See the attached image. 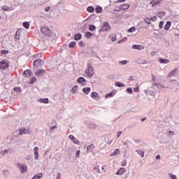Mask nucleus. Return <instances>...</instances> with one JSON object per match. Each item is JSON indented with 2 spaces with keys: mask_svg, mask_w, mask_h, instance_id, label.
Here are the masks:
<instances>
[{
  "mask_svg": "<svg viewBox=\"0 0 179 179\" xmlns=\"http://www.w3.org/2000/svg\"><path fill=\"white\" fill-rule=\"evenodd\" d=\"M1 54H3V55H8V54H9V50H2Z\"/></svg>",
  "mask_w": 179,
  "mask_h": 179,
  "instance_id": "8fccbe9b",
  "label": "nucleus"
},
{
  "mask_svg": "<svg viewBox=\"0 0 179 179\" xmlns=\"http://www.w3.org/2000/svg\"><path fill=\"white\" fill-rule=\"evenodd\" d=\"M111 30V26L108 22H104L99 29V33H103V31H110Z\"/></svg>",
  "mask_w": 179,
  "mask_h": 179,
  "instance_id": "f257e3e1",
  "label": "nucleus"
},
{
  "mask_svg": "<svg viewBox=\"0 0 179 179\" xmlns=\"http://www.w3.org/2000/svg\"><path fill=\"white\" fill-rule=\"evenodd\" d=\"M89 30L90 31H94V30H96V26L93 25V24H90L89 25Z\"/></svg>",
  "mask_w": 179,
  "mask_h": 179,
  "instance_id": "ea45409f",
  "label": "nucleus"
},
{
  "mask_svg": "<svg viewBox=\"0 0 179 179\" xmlns=\"http://www.w3.org/2000/svg\"><path fill=\"white\" fill-rule=\"evenodd\" d=\"M87 11L89 12V13H93V12H94V8L93 6H88Z\"/></svg>",
  "mask_w": 179,
  "mask_h": 179,
  "instance_id": "c9c22d12",
  "label": "nucleus"
},
{
  "mask_svg": "<svg viewBox=\"0 0 179 179\" xmlns=\"http://www.w3.org/2000/svg\"><path fill=\"white\" fill-rule=\"evenodd\" d=\"M120 65H127L128 64V61L122 60L119 62Z\"/></svg>",
  "mask_w": 179,
  "mask_h": 179,
  "instance_id": "09e8293b",
  "label": "nucleus"
},
{
  "mask_svg": "<svg viewBox=\"0 0 179 179\" xmlns=\"http://www.w3.org/2000/svg\"><path fill=\"white\" fill-rule=\"evenodd\" d=\"M91 97L92 99H94V100H100V96L96 92H92Z\"/></svg>",
  "mask_w": 179,
  "mask_h": 179,
  "instance_id": "ddd939ff",
  "label": "nucleus"
},
{
  "mask_svg": "<svg viewBox=\"0 0 179 179\" xmlns=\"http://www.w3.org/2000/svg\"><path fill=\"white\" fill-rule=\"evenodd\" d=\"M22 75H23V76H24V78H29L30 76H31V75H33V72H31V71L27 69V70L24 71Z\"/></svg>",
  "mask_w": 179,
  "mask_h": 179,
  "instance_id": "9d476101",
  "label": "nucleus"
},
{
  "mask_svg": "<svg viewBox=\"0 0 179 179\" xmlns=\"http://www.w3.org/2000/svg\"><path fill=\"white\" fill-rule=\"evenodd\" d=\"M90 90H92V89L89 87L83 88V92L85 94H89V93H90Z\"/></svg>",
  "mask_w": 179,
  "mask_h": 179,
  "instance_id": "4be33fe9",
  "label": "nucleus"
},
{
  "mask_svg": "<svg viewBox=\"0 0 179 179\" xmlns=\"http://www.w3.org/2000/svg\"><path fill=\"white\" fill-rule=\"evenodd\" d=\"M110 38H111V41H115L117 38H116L115 35L112 34L110 36Z\"/></svg>",
  "mask_w": 179,
  "mask_h": 179,
  "instance_id": "3c124183",
  "label": "nucleus"
},
{
  "mask_svg": "<svg viewBox=\"0 0 179 179\" xmlns=\"http://www.w3.org/2000/svg\"><path fill=\"white\" fill-rule=\"evenodd\" d=\"M95 12H96V13H101V12H103V7L98 6L95 8Z\"/></svg>",
  "mask_w": 179,
  "mask_h": 179,
  "instance_id": "c756f323",
  "label": "nucleus"
},
{
  "mask_svg": "<svg viewBox=\"0 0 179 179\" xmlns=\"http://www.w3.org/2000/svg\"><path fill=\"white\" fill-rule=\"evenodd\" d=\"M9 150H10V149L4 150H3V152L4 155H5V153H8Z\"/></svg>",
  "mask_w": 179,
  "mask_h": 179,
  "instance_id": "774afa93",
  "label": "nucleus"
},
{
  "mask_svg": "<svg viewBox=\"0 0 179 179\" xmlns=\"http://www.w3.org/2000/svg\"><path fill=\"white\" fill-rule=\"evenodd\" d=\"M87 69H86L85 70V73H87L89 78H92V76L94 75L93 67L92 66V64L90 63H87Z\"/></svg>",
  "mask_w": 179,
  "mask_h": 179,
  "instance_id": "7ed1b4c3",
  "label": "nucleus"
},
{
  "mask_svg": "<svg viewBox=\"0 0 179 179\" xmlns=\"http://www.w3.org/2000/svg\"><path fill=\"white\" fill-rule=\"evenodd\" d=\"M86 29H87V24H85L82 28H81V30L82 31H85V30H86Z\"/></svg>",
  "mask_w": 179,
  "mask_h": 179,
  "instance_id": "864d4df0",
  "label": "nucleus"
},
{
  "mask_svg": "<svg viewBox=\"0 0 179 179\" xmlns=\"http://www.w3.org/2000/svg\"><path fill=\"white\" fill-rule=\"evenodd\" d=\"M78 85H75L74 87H72L71 92L73 93V94L78 92Z\"/></svg>",
  "mask_w": 179,
  "mask_h": 179,
  "instance_id": "37998d69",
  "label": "nucleus"
},
{
  "mask_svg": "<svg viewBox=\"0 0 179 179\" xmlns=\"http://www.w3.org/2000/svg\"><path fill=\"white\" fill-rule=\"evenodd\" d=\"M80 154V150H77L76 152V157H79V155Z\"/></svg>",
  "mask_w": 179,
  "mask_h": 179,
  "instance_id": "e2e57ef3",
  "label": "nucleus"
},
{
  "mask_svg": "<svg viewBox=\"0 0 179 179\" xmlns=\"http://www.w3.org/2000/svg\"><path fill=\"white\" fill-rule=\"evenodd\" d=\"M34 155H35V160H38V147H35L34 148Z\"/></svg>",
  "mask_w": 179,
  "mask_h": 179,
  "instance_id": "dca6fc26",
  "label": "nucleus"
},
{
  "mask_svg": "<svg viewBox=\"0 0 179 179\" xmlns=\"http://www.w3.org/2000/svg\"><path fill=\"white\" fill-rule=\"evenodd\" d=\"M23 27H24V29H29L30 27V22H24L22 23Z\"/></svg>",
  "mask_w": 179,
  "mask_h": 179,
  "instance_id": "f704fd0d",
  "label": "nucleus"
},
{
  "mask_svg": "<svg viewBox=\"0 0 179 179\" xmlns=\"http://www.w3.org/2000/svg\"><path fill=\"white\" fill-rule=\"evenodd\" d=\"M1 9L3 10H9V6H1Z\"/></svg>",
  "mask_w": 179,
  "mask_h": 179,
  "instance_id": "5fc2aeb1",
  "label": "nucleus"
},
{
  "mask_svg": "<svg viewBox=\"0 0 179 179\" xmlns=\"http://www.w3.org/2000/svg\"><path fill=\"white\" fill-rule=\"evenodd\" d=\"M166 133H164V134L161 135L159 137L160 143H166V141H167V138L166 137Z\"/></svg>",
  "mask_w": 179,
  "mask_h": 179,
  "instance_id": "1a4fd4ad",
  "label": "nucleus"
},
{
  "mask_svg": "<svg viewBox=\"0 0 179 179\" xmlns=\"http://www.w3.org/2000/svg\"><path fill=\"white\" fill-rule=\"evenodd\" d=\"M116 155H120V149L117 148L114 150V152L110 154V156H115Z\"/></svg>",
  "mask_w": 179,
  "mask_h": 179,
  "instance_id": "4c0bfd02",
  "label": "nucleus"
},
{
  "mask_svg": "<svg viewBox=\"0 0 179 179\" xmlns=\"http://www.w3.org/2000/svg\"><path fill=\"white\" fill-rule=\"evenodd\" d=\"M82 38V34L78 33L74 35V40L76 41H79Z\"/></svg>",
  "mask_w": 179,
  "mask_h": 179,
  "instance_id": "aec40b11",
  "label": "nucleus"
},
{
  "mask_svg": "<svg viewBox=\"0 0 179 179\" xmlns=\"http://www.w3.org/2000/svg\"><path fill=\"white\" fill-rule=\"evenodd\" d=\"M138 64L140 65H144V64H146V60H140Z\"/></svg>",
  "mask_w": 179,
  "mask_h": 179,
  "instance_id": "680f3d73",
  "label": "nucleus"
},
{
  "mask_svg": "<svg viewBox=\"0 0 179 179\" xmlns=\"http://www.w3.org/2000/svg\"><path fill=\"white\" fill-rule=\"evenodd\" d=\"M87 125L88 128H90V129H96V128H97V124H96L92 122H88L87 123Z\"/></svg>",
  "mask_w": 179,
  "mask_h": 179,
  "instance_id": "f8f14e48",
  "label": "nucleus"
},
{
  "mask_svg": "<svg viewBox=\"0 0 179 179\" xmlns=\"http://www.w3.org/2000/svg\"><path fill=\"white\" fill-rule=\"evenodd\" d=\"M166 134H171L172 136L176 135V133L173 131H168L166 132Z\"/></svg>",
  "mask_w": 179,
  "mask_h": 179,
  "instance_id": "bf43d9fd",
  "label": "nucleus"
},
{
  "mask_svg": "<svg viewBox=\"0 0 179 179\" xmlns=\"http://www.w3.org/2000/svg\"><path fill=\"white\" fill-rule=\"evenodd\" d=\"M91 57H96V58H98V59H101V58H100V57H99V55H97V53H96V52L92 51L91 52Z\"/></svg>",
  "mask_w": 179,
  "mask_h": 179,
  "instance_id": "a18cd8bd",
  "label": "nucleus"
},
{
  "mask_svg": "<svg viewBox=\"0 0 179 179\" xmlns=\"http://www.w3.org/2000/svg\"><path fill=\"white\" fill-rule=\"evenodd\" d=\"M38 101H39V103H43V104H48L50 100L48 99V98H44V99H38Z\"/></svg>",
  "mask_w": 179,
  "mask_h": 179,
  "instance_id": "a211bd4d",
  "label": "nucleus"
},
{
  "mask_svg": "<svg viewBox=\"0 0 179 179\" xmlns=\"http://www.w3.org/2000/svg\"><path fill=\"white\" fill-rule=\"evenodd\" d=\"M93 170L94 171H95V173H100V169H99V167L94 166Z\"/></svg>",
  "mask_w": 179,
  "mask_h": 179,
  "instance_id": "6e6d98bb",
  "label": "nucleus"
},
{
  "mask_svg": "<svg viewBox=\"0 0 179 179\" xmlns=\"http://www.w3.org/2000/svg\"><path fill=\"white\" fill-rule=\"evenodd\" d=\"M169 176L171 179H177V176L176 175H172L171 173H169Z\"/></svg>",
  "mask_w": 179,
  "mask_h": 179,
  "instance_id": "4d7b16f0",
  "label": "nucleus"
},
{
  "mask_svg": "<svg viewBox=\"0 0 179 179\" xmlns=\"http://www.w3.org/2000/svg\"><path fill=\"white\" fill-rule=\"evenodd\" d=\"M161 2L162 0H152L150 3L152 6H157Z\"/></svg>",
  "mask_w": 179,
  "mask_h": 179,
  "instance_id": "4468645a",
  "label": "nucleus"
},
{
  "mask_svg": "<svg viewBox=\"0 0 179 179\" xmlns=\"http://www.w3.org/2000/svg\"><path fill=\"white\" fill-rule=\"evenodd\" d=\"M122 167H125V166H127V160L123 161V162L122 163Z\"/></svg>",
  "mask_w": 179,
  "mask_h": 179,
  "instance_id": "69168bd1",
  "label": "nucleus"
},
{
  "mask_svg": "<svg viewBox=\"0 0 179 179\" xmlns=\"http://www.w3.org/2000/svg\"><path fill=\"white\" fill-rule=\"evenodd\" d=\"M127 93H128L129 94H132V93H134V91L132 90V88L131 87H128L126 90Z\"/></svg>",
  "mask_w": 179,
  "mask_h": 179,
  "instance_id": "49530a36",
  "label": "nucleus"
},
{
  "mask_svg": "<svg viewBox=\"0 0 179 179\" xmlns=\"http://www.w3.org/2000/svg\"><path fill=\"white\" fill-rule=\"evenodd\" d=\"M20 33V29L17 30V31L15 32V34L14 36V38L16 41V40H20V34H19Z\"/></svg>",
  "mask_w": 179,
  "mask_h": 179,
  "instance_id": "bb28decb",
  "label": "nucleus"
},
{
  "mask_svg": "<svg viewBox=\"0 0 179 179\" xmlns=\"http://www.w3.org/2000/svg\"><path fill=\"white\" fill-rule=\"evenodd\" d=\"M30 134H31V131L29 129H26L25 128H21L19 129V135H30Z\"/></svg>",
  "mask_w": 179,
  "mask_h": 179,
  "instance_id": "423d86ee",
  "label": "nucleus"
},
{
  "mask_svg": "<svg viewBox=\"0 0 179 179\" xmlns=\"http://www.w3.org/2000/svg\"><path fill=\"white\" fill-rule=\"evenodd\" d=\"M132 48L134 50H143V46L141 45H132Z\"/></svg>",
  "mask_w": 179,
  "mask_h": 179,
  "instance_id": "a878e982",
  "label": "nucleus"
},
{
  "mask_svg": "<svg viewBox=\"0 0 179 179\" xmlns=\"http://www.w3.org/2000/svg\"><path fill=\"white\" fill-rule=\"evenodd\" d=\"M136 152L138 153V155H140L141 157H145V151L137 150Z\"/></svg>",
  "mask_w": 179,
  "mask_h": 179,
  "instance_id": "e433bc0d",
  "label": "nucleus"
},
{
  "mask_svg": "<svg viewBox=\"0 0 179 179\" xmlns=\"http://www.w3.org/2000/svg\"><path fill=\"white\" fill-rule=\"evenodd\" d=\"M115 96V91H112L110 93L106 94L105 98L108 99V97H114Z\"/></svg>",
  "mask_w": 179,
  "mask_h": 179,
  "instance_id": "5701e85b",
  "label": "nucleus"
},
{
  "mask_svg": "<svg viewBox=\"0 0 179 179\" xmlns=\"http://www.w3.org/2000/svg\"><path fill=\"white\" fill-rule=\"evenodd\" d=\"M14 92H17V93H20L22 92V88L20 87H15L13 89Z\"/></svg>",
  "mask_w": 179,
  "mask_h": 179,
  "instance_id": "58836bf2",
  "label": "nucleus"
},
{
  "mask_svg": "<svg viewBox=\"0 0 179 179\" xmlns=\"http://www.w3.org/2000/svg\"><path fill=\"white\" fill-rule=\"evenodd\" d=\"M86 78L84 77H80L77 80V83H80V85H82V86L86 85Z\"/></svg>",
  "mask_w": 179,
  "mask_h": 179,
  "instance_id": "0eeeda50",
  "label": "nucleus"
},
{
  "mask_svg": "<svg viewBox=\"0 0 179 179\" xmlns=\"http://www.w3.org/2000/svg\"><path fill=\"white\" fill-rule=\"evenodd\" d=\"M171 27V22L167 21L166 24L164 25V30H169Z\"/></svg>",
  "mask_w": 179,
  "mask_h": 179,
  "instance_id": "b1692460",
  "label": "nucleus"
},
{
  "mask_svg": "<svg viewBox=\"0 0 179 179\" xmlns=\"http://www.w3.org/2000/svg\"><path fill=\"white\" fill-rule=\"evenodd\" d=\"M76 45V41H71L69 44V48H75V46Z\"/></svg>",
  "mask_w": 179,
  "mask_h": 179,
  "instance_id": "473e14b6",
  "label": "nucleus"
},
{
  "mask_svg": "<svg viewBox=\"0 0 179 179\" xmlns=\"http://www.w3.org/2000/svg\"><path fill=\"white\" fill-rule=\"evenodd\" d=\"M163 26H164V21L159 22V29H163Z\"/></svg>",
  "mask_w": 179,
  "mask_h": 179,
  "instance_id": "603ef678",
  "label": "nucleus"
},
{
  "mask_svg": "<svg viewBox=\"0 0 179 179\" xmlns=\"http://www.w3.org/2000/svg\"><path fill=\"white\" fill-rule=\"evenodd\" d=\"M41 31L42 34L48 36V37H51L52 36V31H51V29H50L48 27H41Z\"/></svg>",
  "mask_w": 179,
  "mask_h": 179,
  "instance_id": "f03ea898",
  "label": "nucleus"
},
{
  "mask_svg": "<svg viewBox=\"0 0 179 179\" xmlns=\"http://www.w3.org/2000/svg\"><path fill=\"white\" fill-rule=\"evenodd\" d=\"M145 94L148 96V94H150V96H152L154 97L155 96V92L150 91V90H145Z\"/></svg>",
  "mask_w": 179,
  "mask_h": 179,
  "instance_id": "72a5a7b5",
  "label": "nucleus"
},
{
  "mask_svg": "<svg viewBox=\"0 0 179 179\" xmlns=\"http://www.w3.org/2000/svg\"><path fill=\"white\" fill-rule=\"evenodd\" d=\"M43 178V173H39L34 176L31 179H40Z\"/></svg>",
  "mask_w": 179,
  "mask_h": 179,
  "instance_id": "cd10ccee",
  "label": "nucleus"
},
{
  "mask_svg": "<svg viewBox=\"0 0 179 179\" xmlns=\"http://www.w3.org/2000/svg\"><path fill=\"white\" fill-rule=\"evenodd\" d=\"M129 6H131L129 4H122L120 6V8L122 10H127L129 9Z\"/></svg>",
  "mask_w": 179,
  "mask_h": 179,
  "instance_id": "393cba45",
  "label": "nucleus"
},
{
  "mask_svg": "<svg viewBox=\"0 0 179 179\" xmlns=\"http://www.w3.org/2000/svg\"><path fill=\"white\" fill-rule=\"evenodd\" d=\"M36 80H37V78L36 77H32L30 79L29 85H33V83H36Z\"/></svg>",
  "mask_w": 179,
  "mask_h": 179,
  "instance_id": "a19ab883",
  "label": "nucleus"
},
{
  "mask_svg": "<svg viewBox=\"0 0 179 179\" xmlns=\"http://www.w3.org/2000/svg\"><path fill=\"white\" fill-rule=\"evenodd\" d=\"M92 36H93V33H92L90 31H87L85 33L86 38H90V37H92Z\"/></svg>",
  "mask_w": 179,
  "mask_h": 179,
  "instance_id": "79ce46f5",
  "label": "nucleus"
},
{
  "mask_svg": "<svg viewBox=\"0 0 179 179\" xmlns=\"http://www.w3.org/2000/svg\"><path fill=\"white\" fill-rule=\"evenodd\" d=\"M9 68V62L8 60H1L0 62V69L2 71Z\"/></svg>",
  "mask_w": 179,
  "mask_h": 179,
  "instance_id": "20e7f679",
  "label": "nucleus"
},
{
  "mask_svg": "<svg viewBox=\"0 0 179 179\" xmlns=\"http://www.w3.org/2000/svg\"><path fill=\"white\" fill-rule=\"evenodd\" d=\"M115 85L117 86V87H125V85H124L122 83L116 81L115 83Z\"/></svg>",
  "mask_w": 179,
  "mask_h": 179,
  "instance_id": "2f4dec72",
  "label": "nucleus"
},
{
  "mask_svg": "<svg viewBox=\"0 0 179 179\" xmlns=\"http://www.w3.org/2000/svg\"><path fill=\"white\" fill-rule=\"evenodd\" d=\"M144 22H145V23H147V24H150V23H151L150 19H149V18L144 19Z\"/></svg>",
  "mask_w": 179,
  "mask_h": 179,
  "instance_id": "13d9d810",
  "label": "nucleus"
},
{
  "mask_svg": "<svg viewBox=\"0 0 179 179\" xmlns=\"http://www.w3.org/2000/svg\"><path fill=\"white\" fill-rule=\"evenodd\" d=\"M79 45L80 47H85V43H83V42L81 41L79 42Z\"/></svg>",
  "mask_w": 179,
  "mask_h": 179,
  "instance_id": "338daca9",
  "label": "nucleus"
},
{
  "mask_svg": "<svg viewBox=\"0 0 179 179\" xmlns=\"http://www.w3.org/2000/svg\"><path fill=\"white\" fill-rule=\"evenodd\" d=\"M157 15L158 17H160V19H162V17H164V16H166V12L164 11L158 12Z\"/></svg>",
  "mask_w": 179,
  "mask_h": 179,
  "instance_id": "7c9ffc66",
  "label": "nucleus"
},
{
  "mask_svg": "<svg viewBox=\"0 0 179 179\" xmlns=\"http://www.w3.org/2000/svg\"><path fill=\"white\" fill-rule=\"evenodd\" d=\"M42 62H43V60L41 59H37L34 61L33 65L34 66H36V68H38V66H41Z\"/></svg>",
  "mask_w": 179,
  "mask_h": 179,
  "instance_id": "6e6552de",
  "label": "nucleus"
},
{
  "mask_svg": "<svg viewBox=\"0 0 179 179\" xmlns=\"http://www.w3.org/2000/svg\"><path fill=\"white\" fill-rule=\"evenodd\" d=\"M94 149V145L93 144H90L87 145V153H89V152H92Z\"/></svg>",
  "mask_w": 179,
  "mask_h": 179,
  "instance_id": "412c9836",
  "label": "nucleus"
},
{
  "mask_svg": "<svg viewBox=\"0 0 179 179\" xmlns=\"http://www.w3.org/2000/svg\"><path fill=\"white\" fill-rule=\"evenodd\" d=\"M45 73V71L43 69H38L36 71V75H37V76H43V75H44Z\"/></svg>",
  "mask_w": 179,
  "mask_h": 179,
  "instance_id": "6ab92c4d",
  "label": "nucleus"
},
{
  "mask_svg": "<svg viewBox=\"0 0 179 179\" xmlns=\"http://www.w3.org/2000/svg\"><path fill=\"white\" fill-rule=\"evenodd\" d=\"M134 92H135V93H138V92H139V87H135L134 89Z\"/></svg>",
  "mask_w": 179,
  "mask_h": 179,
  "instance_id": "0e129e2a",
  "label": "nucleus"
},
{
  "mask_svg": "<svg viewBox=\"0 0 179 179\" xmlns=\"http://www.w3.org/2000/svg\"><path fill=\"white\" fill-rule=\"evenodd\" d=\"M150 20H151L152 22H156V20H157V17L153 16L150 17Z\"/></svg>",
  "mask_w": 179,
  "mask_h": 179,
  "instance_id": "052dcab7",
  "label": "nucleus"
},
{
  "mask_svg": "<svg viewBox=\"0 0 179 179\" xmlns=\"http://www.w3.org/2000/svg\"><path fill=\"white\" fill-rule=\"evenodd\" d=\"M3 175L4 176V177H8V176H9V171L7 169L4 170L3 172Z\"/></svg>",
  "mask_w": 179,
  "mask_h": 179,
  "instance_id": "de8ad7c7",
  "label": "nucleus"
},
{
  "mask_svg": "<svg viewBox=\"0 0 179 179\" xmlns=\"http://www.w3.org/2000/svg\"><path fill=\"white\" fill-rule=\"evenodd\" d=\"M125 171H127V169L125 168H120L116 173L117 176H122V174H124V173H125Z\"/></svg>",
  "mask_w": 179,
  "mask_h": 179,
  "instance_id": "2eb2a0df",
  "label": "nucleus"
},
{
  "mask_svg": "<svg viewBox=\"0 0 179 179\" xmlns=\"http://www.w3.org/2000/svg\"><path fill=\"white\" fill-rule=\"evenodd\" d=\"M69 139H71V141H73V143H75L76 145H78V143H79V140L76 139V138H75L73 135L69 136Z\"/></svg>",
  "mask_w": 179,
  "mask_h": 179,
  "instance_id": "f3484780",
  "label": "nucleus"
},
{
  "mask_svg": "<svg viewBox=\"0 0 179 179\" xmlns=\"http://www.w3.org/2000/svg\"><path fill=\"white\" fill-rule=\"evenodd\" d=\"M135 30H136V27H131V28H129V29L127 30V32H128V33H134V31H135Z\"/></svg>",
  "mask_w": 179,
  "mask_h": 179,
  "instance_id": "c03bdc74",
  "label": "nucleus"
},
{
  "mask_svg": "<svg viewBox=\"0 0 179 179\" xmlns=\"http://www.w3.org/2000/svg\"><path fill=\"white\" fill-rule=\"evenodd\" d=\"M176 76H177V69L172 70L168 74V78H176Z\"/></svg>",
  "mask_w": 179,
  "mask_h": 179,
  "instance_id": "9b49d317",
  "label": "nucleus"
},
{
  "mask_svg": "<svg viewBox=\"0 0 179 179\" xmlns=\"http://www.w3.org/2000/svg\"><path fill=\"white\" fill-rule=\"evenodd\" d=\"M18 169H20L21 173L24 174V173L27 172V166L24 164H18L17 165Z\"/></svg>",
  "mask_w": 179,
  "mask_h": 179,
  "instance_id": "39448f33",
  "label": "nucleus"
},
{
  "mask_svg": "<svg viewBox=\"0 0 179 179\" xmlns=\"http://www.w3.org/2000/svg\"><path fill=\"white\" fill-rule=\"evenodd\" d=\"M159 62H160V64H169V62H170V60H169L168 59L159 58Z\"/></svg>",
  "mask_w": 179,
  "mask_h": 179,
  "instance_id": "c85d7f7f",
  "label": "nucleus"
}]
</instances>
